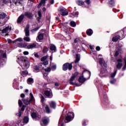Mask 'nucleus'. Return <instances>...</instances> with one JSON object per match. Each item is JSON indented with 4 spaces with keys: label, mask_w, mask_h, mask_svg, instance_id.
I'll use <instances>...</instances> for the list:
<instances>
[{
    "label": "nucleus",
    "mask_w": 126,
    "mask_h": 126,
    "mask_svg": "<svg viewBox=\"0 0 126 126\" xmlns=\"http://www.w3.org/2000/svg\"><path fill=\"white\" fill-rule=\"evenodd\" d=\"M36 43H32V44H30L27 46V49L29 50L30 49H34V48H36Z\"/></svg>",
    "instance_id": "obj_23"
},
{
    "label": "nucleus",
    "mask_w": 126,
    "mask_h": 126,
    "mask_svg": "<svg viewBox=\"0 0 126 126\" xmlns=\"http://www.w3.org/2000/svg\"><path fill=\"white\" fill-rule=\"evenodd\" d=\"M44 94L45 96H47V97H50V96H51V92H49L48 91H46L44 92Z\"/></svg>",
    "instance_id": "obj_33"
},
{
    "label": "nucleus",
    "mask_w": 126,
    "mask_h": 126,
    "mask_svg": "<svg viewBox=\"0 0 126 126\" xmlns=\"http://www.w3.org/2000/svg\"><path fill=\"white\" fill-rule=\"evenodd\" d=\"M9 19V16H8L4 12H0V23L1 26L4 25Z\"/></svg>",
    "instance_id": "obj_2"
},
{
    "label": "nucleus",
    "mask_w": 126,
    "mask_h": 126,
    "mask_svg": "<svg viewBox=\"0 0 126 126\" xmlns=\"http://www.w3.org/2000/svg\"><path fill=\"white\" fill-rule=\"evenodd\" d=\"M78 41H79V39H78V38H75L74 40V44H76V43H77Z\"/></svg>",
    "instance_id": "obj_59"
},
{
    "label": "nucleus",
    "mask_w": 126,
    "mask_h": 126,
    "mask_svg": "<svg viewBox=\"0 0 126 126\" xmlns=\"http://www.w3.org/2000/svg\"><path fill=\"white\" fill-rule=\"evenodd\" d=\"M71 120H72L71 116L67 115L65 117V123H69V122H71Z\"/></svg>",
    "instance_id": "obj_13"
},
{
    "label": "nucleus",
    "mask_w": 126,
    "mask_h": 126,
    "mask_svg": "<svg viewBox=\"0 0 126 126\" xmlns=\"http://www.w3.org/2000/svg\"><path fill=\"white\" fill-rule=\"evenodd\" d=\"M43 77L44 79H48V73H43Z\"/></svg>",
    "instance_id": "obj_45"
},
{
    "label": "nucleus",
    "mask_w": 126,
    "mask_h": 126,
    "mask_svg": "<svg viewBox=\"0 0 126 126\" xmlns=\"http://www.w3.org/2000/svg\"><path fill=\"white\" fill-rule=\"evenodd\" d=\"M73 16H74L75 17H78V12H73L71 13Z\"/></svg>",
    "instance_id": "obj_36"
},
{
    "label": "nucleus",
    "mask_w": 126,
    "mask_h": 126,
    "mask_svg": "<svg viewBox=\"0 0 126 126\" xmlns=\"http://www.w3.org/2000/svg\"><path fill=\"white\" fill-rule=\"evenodd\" d=\"M18 104H19V107H22V105H23V103L22 102V101H21V100L20 99H19L18 100Z\"/></svg>",
    "instance_id": "obj_46"
},
{
    "label": "nucleus",
    "mask_w": 126,
    "mask_h": 126,
    "mask_svg": "<svg viewBox=\"0 0 126 126\" xmlns=\"http://www.w3.org/2000/svg\"><path fill=\"white\" fill-rule=\"evenodd\" d=\"M49 49L50 51H52V52H53V53H55V52L57 51V47H56V45H51Z\"/></svg>",
    "instance_id": "obj_16"
},
{
    "label": "nucleus",
    "mask_w": 126,
    "mask_h": 126,
    "mask_svg": "<svg viewBox=\"0 0 126 126\" xmlns=\"http://www.w3.org/2000/svg\"><path fill=\"white\" fill-rule=\"evenodd\" d=\"M119 39L121 38L118 36V35H117L112 38V41L113 42H118V41H119Z\"/></svg>",
    "instance_id": "obj_27"
},
{
    "label": "nucleus",
    "mask_w": 126,
    "mask_h": 126,
    "mask_svg": "<svg viewBox=\"0 0 126 126\" xmlns=\"http://www.w3.org/2000/svg\"><path fill=\"white\" fill-rule=\"evenodd\" d=\"M34 57L35 58H37V59H38V58H40V56L38 55V53L34 54Z\"/></svg>",
    "instance_id": "obj_60"
},
{
    "label": "nucleus",
    "mask_w": 126,
    "mask_h": 126,
    "mask_svg": "<svg viewBox=\"0 0 126 126\" xmlns=\"http://www.w3.org/2000/svg\"><path fill=\"white\" fill-rule=\"evenodd\" d=\"M47 59H48V56H43L41 59V62H45Z\"/></svg>",
    "instance_id": "obj_42"
},
{
    "label": "nucleus",
    "mask_w": 126,
    "mask_h": 126,
    "mask_svg": "<svg viewBox=\"0 0 126 126\" xmlns=\"http://www.w3.org/2000/svg\"><path fill=\"white\" fill-rule=\"evenodd\" d=\"M48 51H49V47H47V46L45 47L42 50V52L44 54L47 53Z\"/></svg>",
    "instance_id": "obj_32"
},
{
    "label": "nucleus",
    "mask_w": 126,
    "mask_h": 126,
    "mask_svg": "<svg viewBox=\"0 0 126 126\" xmlns=\"http://www.w3.org/2000/svg\"><path fill=\"white\" fill-rule=\"evenodd\" d=\"M77 3L78 5H80V6H81V5H84V2L83 0H79L77 2Z\"/></svg>",
    "instance_id": "obj_30"
},
{
    "label": "nucleus",
    "mask_w": 126,
    "mask_h": 126,
    "mask_svg": "<svg viewBox=\"0 0 126 126\" xmlns=\"http://www.w3.org/2000/svg\"><path fill=\"white\" fill-rule=\"evenodd\" d=\"M44 70L46 72H50V71H51V68L47 67V68L44 69Z\"/></svg>",
    "instance_id": "obj_49"
},
{
    "label": "nucleus",
    "mask_w": 126,
    "mask_h": 126,
    "mask_svg": "<svg viewBox=\"0 0 126 126\" xmlns=\"http://www.w3.org/2000/svg\"><path fill=\"white\" fill-rule=\"evenodd\" d=\"M29 28H30V26L29 24L27 25L26 28L25 29V30L26 31H29Z\"/></svg>",
    "instance_id": "obj_53"
},
{
    "label": "nucleus",
    "mask_w": 126,
    "mask_h": 126,
    "mask_svg": "<svg viewBox=\"0 0 126 126\" xmlns=\"http://www.w3.org/2000/svg\"><path fill=\"white\" fill-rule=\"evenodd\" d=\"M51 4H54L55 3V1L54 0H49Z\"/></svg>",
    "instance_id": "obj_61"
},
{
    "label": "nucleus",
    "mask_w": 126,
    "mask_h": 126,
    "mask_svg": "<svg viewBox=\"0 0 126 126\" xmlns=\"http://www.w3.org/2000/svg\"><path fill=\"white\" fill-rule=\"evenodd\" d=\"M49 63V62L48 61H43V63H41V64H43V65H47Z\"/></svg>",
    "instance_id": "obj_47"
},
{
    "label": "nucleus",
    "mask_w": 126,
    "mask_h": 126,
    "mask_svg": "<svg viewBox=\"0 0 126 126\" xmlns=\"http://www.w3.org/2000/svg\"><path fill=\"white\" fill-rule=\"evenodd\" d=\"M35 119H36V120H40V119H41V116L39 115L36 114Z\"/></svg>",
    "instance_id": "obj_57"
},
{
    "label": "nucleus",
    "mask_w": 126,
    "mask_h": 126,
    "mask_svg": "<svg viewBox=\"0 0 126 126\" xmlns=\"http://www.w3.org/2000/svg\"><path fill=\"white\" fill-rule=\"evenodd\" d=\"M38 17L37 18V20L38 22V23H41V18H42V13L41 12V11H38Z\"/></svg>",
    "instance_id": "obj_15"
},
{
    "label": "nucleus",
    "mask_w": 126,
    "mask_h": 126,
    "mask_svg": "<svg viewBox=\"0 0 126 126\" xmlns=\"http://www.w3.org/2000/svg\"><path fill=\"white\" fill-rule=\"evenodd\" d=\"M46 1H47V0H41V1L38 4L37 7L38 8H40L42 6V5L43 4V6H46Z\"/></svg>",
    "instance_id": "obj_10"
},
{
    "label": "nucleus",
    "mask_w": 126,
    "mask_h": 126,
    "mask_svg": "<svg viewBox=\"0 0 126 126\" xmlns=\"http://www.w3.org/2000/svg\"><path fill=\"white\" fill-rule=\"evenodd\" d=\"M24 15V17H27L29 19H33V17L34 16L33 13L28 11L25 12Z\"/></svg>",
    "instance_id": "obj_6"
},
{
    "label": "nucleus",
    "mask_w": 126,
    "mask_h": 126,
    "mask_svg": "<svg viewBox=\"0 0 126 126\" xmlns=\"http://www.w3.org/2000/svg\"><path fill=\"white\" fill-rule=\"evenodd\" d=\"M9 29L11 30V28H10L9 26L6 27V28H4L1 32L2 34L7 33Z\"/></svg>",
    "instance_id": "obj_14"
},
{
    "label": "nucleus",
    "mask_w": 126,
    "mask_h": 126,
    "mask_svg": "<svg viewBox=\"0 0 126 126\" xmlns=\"http://www.w3.org/2000/svg\"><path fill=\"white\" fill-rule=\"evenodd\" d=\"M27 82L28 84H32L34 82V81H33V79H28Z\"/></svg>",
    "instance_id": "obj_44"
},
{
    "label": "nucleus",
    "mask_w": 126,
    "mask_h": 126,
    "mask_svg": "<svg viewBox=\"0 0 126 126\" xmlns=\"http://www.w3.org/2000/svg\"><path fill=\"white\" fill-rule=\"evenodd\" d=\"M29 122V118L28 117H25L24 118V123L27 124Z\"/></svg>",
    "instance_id": "obj_34"
},
{
    "label": "nucleus",
    "mask_w": 126,
    "mask_h": 126,
    "mask_svg": "<svg viewBox=\"0 0 126 126\" xmlns=\"http://www.w3.org/2000/svg\"><path fill=\"white\" fill-rule=\"evenodd\" d=\"M117 70H115L114 72L111 75V77L112 78H114V77L116 76V74H117Z\"/></svg>",
    "instance_id": "obj_43"
},
{
    "label": "nucleus",
    "mask_w": 126,
    "mask_h": 126,
    "mask_svg": "<svg viewBox=\"0 0 126 126\" xmlns=\"http://www.w3.org/2000/svg\"><path fill=\"white\" fill-rule=\"evenodd\" d=\"M123 66V60L121 59H117V64L116 65V68L117 69H121Z\"/></svg>",
    "instance_id": "obj_5"
},
{
    "label": "nucleus",
    "mask_w": 126,
    "mask_h": 126,
    "mask_svg": "<svg viewBox=\"0 0 126 126\" xmlns=\"http://www.w3.org/2000/svg\"><path fill=\"white\" fill-rule=\"evenodd\" d=\"M95 49L97 51H100L101 50V48L99 46H96Z\"/></svg>",
    "instance_id": "obj_63"
},
{
    "label": "nucleus",
    "mask_w": 126,
    "mask_h": 126,
    "mask_svg": "<svg viewBox=\"0 0 126 126\" xmlns=\"http://www.w3.org/2000/svg\"><path fill=\"white\" fill-rule=\"evenodd\" d=\"M21 110H19V112L16 114V115L18 116V117H21Z\"/></svg>",
    "instance_id": "obj_50"
},
{
    "label": "nucleus",
    "mask_w": 126,
    "mask_h": 126,
    "mask_svg": "<svg viewBox=\"0 0 126 126\" xmlns=\"http://www.w3.org/2000/svg\"><path fill=\"white\" fill-rule=\"evenodd\" d=\"M16 41H17V42H22V41H23V39H22V38L20 37L16 39Z\"/></svg>",
    "instance_id": "obj_52"
},
{
    "label": "nucleus",
    "mask_w": 126,
    "mask_h": 126,
    "mask_svg": "<svg viewBox=\"0 0 126 126\" xmlns=\"http://www.w3.org/2000/svg\"><path fill=\"white\" fill-rule=\"evenodd\" d=\"M79 61H80V54H76V59L75 61V63H79Z\"/></svg>",
    "instance_id": "obj_21"
},
{
    "label": "nucleus",
    "mask_w": 126,
    "mask_h": 126,
    "mask_svg": "<svg viewBox=\"0 0 126 126\" xmlns=\"http://www.w3.org/2000/svg\"><path fill=\"white\" fill-rule=\"evenodd\" d=\"M24 31L25 32V35L26 37H29V36H30V32L29 31L24 30Z\"/></svg>",
    "instance_id": "obj_40"
},
{
    "label": "nucleus",
    "mask_w": 126,
    "mask_h": 126,
    "mask_svg": "<svg viewBox=\"0 0 126 126\" xmlns=\"http://www.w3.org/2000/svg\"><path fill=\"white\" fill-rule=\"evenodd\" d=\"M28 43H24V44L20 43L18 44V47H20V48H25V47H27Z\"/></svg>",
    "instance_id": "obj_20"
},
{
    "label": "nucleus",
    "mask_w": 126,
    "mask_h": 126,
    "mask_svg": "<svg viewBox=\"0 0 126 126\" xmlns=\"http://www.w3.org/2000/svg\"><path fill=\"white\" fill-rule=\"evenodd\" d=\"M17 62L18 63H19L20 62H21L22 64H21V66H22V67H23L24 66L25 69H28L29 66H30V62H29V61L27 60V58L26 57H19L18 58V61H17Z\"/></svg>",
    "instance_id": "obj_1"
},
{
    "label": "nucleus",
    "mask_w": 126,
    "mask_h": 126,
    "mask_svg": "<svg viewBox=\"0 0 126 126\" xmlns=\"http://www.w3.org/2000/svg\"><path fill=\"white\" fill-rule=\"evenodd\" d=\"M45 111L47 114H50L51 113V110H50V107L48 105L45 106Z\"/></svg>",
    "instance_id": "obj_29"
},
{
    "label": "nucleus",
    "mask_w": 126,
    "mask_h": 126,
    "mask_svg": "<svg viewBox=\"0 0 126 126\" xmlns=\"http://www.w3.org/2000/svg\"><path fill=\"white\" fill-rule=\"evenodd\" d=\"M34 72H40V67L38 65H35L33 67Z\"/></svg>",
    "instance_id": "obj_22"
},
{
    "label": "nucleus",
    "mask_w": 126,
    "mask_h": 126,
    "mask_svg": "<svg viewBox=\"0 0 126 126\" xmlns=\"http://www.w3.org/2000/svg\"><path fill=\"white\" fill-rule=\"evenodd\" d=\"M126 64H125L124 67L122 68V70H126Z\"/></svg>",
    "instance_id": "obj_64"
},
{
    "label": "nucleus",
    "mask_w": 126,
    "mask_h": 126,
    "mask_svg": "<svg viewBox=\"0 0 126 126\" xmlns=\"http://www.w3.org/2000/svg\"><path fill=\"white\" fill-rule=\"evenodd\" d=\"M86 34L88 36H92V34H93V30L91 29L87 30L86 31Z\"/></svg>",
    "instance_id": "obj_17"
},
{
    "label": "nucleus",
    "mask_w": 126,
    "mask_h": 126,
    "mask_svg": "<svg viewBox=\"0 0 126 126\" xmlns=\"http://www.w3.org/2000/svg\"><path fill=\"white\" fill-rule=\"evenodd\" d=\"M78 75H79V72H75L74 74H72V76L71 77L70 79H75Z\"/></svg>",
    "instance_id": "obj_19"
},
{
    "label": "nucleus",
    "mask_w": 126,
    "mask_h": 126,
    "mask_svg": "<svg viewBox=\"0 0 126 126\" xmlns=\"http://www.w3.org/2000/svg\"><path fill=\"white\" fill-rule=\"evenodd\" d=\"M37 41H41L42 40H44V33H39L38 34L37 38H36Z\"/></svg>",
    "instance_id": "obj_12"
},
{
    "label": "nucleus",
    "mask_w": 126,
    "mask_h": 126,
    "mask_svg": "<svg viewBox=\"0 0 126 126\" xmlns=\"http://www.w3.org/2000/svg\"><path fill=\"white\" fill-rule=\"evenodd\" d=\"M108 4H109L110 7H113V6H115V0H110L108 2Z\"/></svg>",
    "instance_id": "obj_24"
},
{
    "label": "nucleus",
    "mask_w": 126,
    "mask_h": 126,
    "mask_svg": "<svg viewBox=\"0 0 126 126\" xmlns=\"http://www.w3.org/2000/svg\"><path fill=\"white\" fill-rule=\"evenodd\" d=\"M23 54L25 56H28V55H29V52L28 51H25L23 52Z\"/></svg>",
    "instance_id": "obj_58"
},
{
    "label": "nucleus",
    "mask_w": 126,
    "mask_h": 126,
    "mask_svg": "<svg viewBox=\"0 0 126 126\" xmlns=\"http://www.w3.org/2000/svg\"><path fill=\"white\" fill-rule=\"evenodd\" d=\"M21 75L24 77V76H26V75H28V71L27 70L25 71H21Z\"/></svg>",
    "instance_id": "obj_25"
},
{
    "label": "nucleus",
    "mask_w": 126,
    "mask_h": 126,
    "mask_svg": "<svg viewBox=\"0 0 126 126\" xmlns=\"http://www.w3.org/2000/svg\"><path fill=\"white\" fill-rule=\"evenodd\" d=\"M51 69L52 71H55L56 69H57V65L56 64H53L51 65Z\"/></svg>",
    "instance_id": "obj_35"
},
{
    "label": "nucleus",
    "mask_w": 126,
    "mask_h": 126,
    "mask_svg": "<svg viewBox=\"0 0 126 126\" xmlns=\"http://www.w3.org/2000/svg\"><path fill=\"white\" fill-rule=\"evenodd\" d=\"M22 100L24 104H25V105H30V102L31 101L28 98L22 99Z\"/></svg>",
    "instance_id": "obj_18"
},
{
    "label": "nucleus",
    "mask_w": 126,
    "mask_h": 126,
    "mask_svg": "<svg viewBox=\"0 0 126 126\" xmlns=\"http://www.w3.org/2000/svg\"><path fill=\"white\" fill-rule=\"evenodd\" d=\"M85 2H86L88 5H89V4H90V0H86Z\"/></svg>",
    "instance_id": "obj_55"
},
{
    "label": "nucleus",
    "mask_w": 126,
    "mask_h": 126,
    "mask_svg": "<svg viewBox=\"0 0 126 126\" xmlns=\"http://www.w3.org/2000/svg\"><path fill=\"white\" fill-rule=\"evenodd\" d=\"M70 25L71 27H75L76 26V23L74 21H71L70 22Z\"/></svg>",
    "instance_id": "obj_31"
},
{
    "label": "nucleus",
    "mask_w": 126,
    "mask_h": 126,
    "mask_svg": "<svg viewBox=\"0 0 126 126\" xmlns=\"http://www.w3.org/2000/svg\"><path fill=\"white\" fill-rule=\"evenodd\" d=\"M50 106L51 108H52L53 109H55L56 106V102H55V101H51L50 103Z\"/></svg>",
    "instance_id": "obj_26"
},
{
    "label": "nucleus",
    "mask_w": 126,
    "mask_h": 126,
    "mask_svg": "<svg viewBox=\"0 0 126 126\" xmlns=\"http://www.w3.org/2000/svg\"><path fill=\"white\" fill-rule=\"evenodd\" d=\"M40 29V27H37L34 29H33L31 30L32 32H36V31H38Z\"/></svg>",
    "instance_id": "obj_38"
},
{
    "label": "nucleus",
    "mask_w": 126,
    "mask_h": 126,
    "mask_svg": "<svg viewBox=\"0 0 126 126\" xmlns=\"http://www.w3.org/2000/svg\"><path fill=\"white\" fill-rule=\"evenodd\" d=\"M86 80L85 79H70L69 83L71 85H76V86H80V85L78 84V82L80 83H84L85 82Z\"/></svg>",
    "instance_id": "obj_3"
},
{
    "label": "nucleus",
    "mask_w": 126,
    "mask_h": 126,
    "mask_svg": "<svg viewBox=\"0 0 126 126\" xmlns=\"http://www.w3.org/2000/svg\"><path fill=\"white\" fill-rule=\"evenodd\" d=\"M60 13L63 16H65L68 15V12L63 8L60 9Z\"/></svg>",
    "instance_id": "obj_9"
},
{
    "label": "nucleus",
    "mask_w": 126,
    "mask_h": 126,
    "mask_svg": "<svg viewBox=\"0 0 126 126\" xmlns=\"http://www.w3.org/2000/svg\"><path fill=\"white\" fill-rule=\"evenodd\" d=\"M119 52H120V49H119L115 52V53L114 54V57L115 58H117V57H118V56L120 55Z\"/></svg>",
    "instance_id": "obj_37"
},
{
    "label": "nucleus",
    "mask_w": 126,
    "mask_h": 126,
    "mask_svg": "<svg viewBox=\"0 0 126 126\" xmlns=\"http://www.w3.org/2000/svg\"><path fill=\"white\" fill-rule=\"evenodd\" d=\"M72 63L73 62L69 63H64L62 66L63 70V71H66L67 69L68 70H71L72 69Z\"/></svg>",
    "instance_id": "obj_4"
},
{
    "label": "nucleus",
    "mask_w": 126,
    "mask_h": 126,
    "mask_svg": "<svg viewBox=\"0 0 126 126\" xmlns=\"http://www.w3.org/2000/svg\"><path fill=\"white\" fill-rule=\"evenodd\" d=\"M43 124H41L42 126H46L48 125V120L47 119H44L42 121Z\"/></svg>",
    "instance_id": "obj_28"
},
{
    "label": "nucleus",
    "mask_w": 126,
    "mask_h": 126,
    "mask_svg": "<svg viewBox=\"0 0 126 126\" xmlns=\"http://www.w3.org/2000/svg\"><path fill=\"white\" fill-rule=\"evenodd\" d=\"M84 72H85V71H83L82 73V75L78 78V79H89V78H90V76L91 75V72L89 71V73H86V75L89 76V77L88 78L85 77H84V76H83V74L84 73Z\"/></svg>",
    "instance_id": "obj_7"
},
{
    "label": "nucleus",
    "mask_w": 126,
    "mask_h": 126,
    "mask_svg": "<svg viewBox=\"0 0 126 126\" xmlns=\"http://www.w3.org/2000/svg\"><path fill=\"white\" fill-rule=\"evenodd\" d=\"M31 116L32 119H36V117H37V114H36L35 112H33L32 113Z\"/></svg>",
    "instance_id": "obj_41"
},
{
    "label": "nucleus",
    "mask_w": 126,
    "mask_h": 126,
    "mask_svg": "<svg viewBox=\"0 0 126 126\" xmlns=\"http://www.w3.org/2000/svg\"><path fill=\"white\" fill-rule=\"evenodd\" d=\"M23 0H17L16 2H15V4L16 5L17 4V2H19V3H20L21 1H22Z\"/></svg>",
    "instance_id": "obj_56"
},
{
    "label": "nucleus",
    "mask_w": 126,
    "mask_h": 126,
    "mask_svg": "<svg viewBox=\"0 0 126 126\" xmlns=\"http://www.w3.org/2000/svg\"><path fill=\"white\" fill-rule=\"evenodd\" d=\"M25 108H26V106L23 105L22 107L21 108V110H20V111H22V112L24 111V110H25Z\"/></svg>",
    "instance_id": "obj_54"
},
{
    "label": "nucleus",
    "mask_w": 126,
    "mask_h": 126,
    "mask_svg": "<svg viewBox=\"0 0 126 126\" xmlns=\"http://www.w3.org/2000/svg\"><path fill=\"white\" fill-rule=\"evenodd\" d=\"M99 63L100 65L103 64V58H100L99 60Z\"/></svg>",
    "instance_id": "obj_48"
},
{
    "label": "nucleus",
    "mask_w": 126,
    "mask_h": 126,
    "mask_svg": "<svg viewBox=\"0 0 126 126\" xmlns=\"http://www.w3.org/2000/svg\"><path fill=\"white\" fill-rule=\"evenodd\" d=\"M24 14L21 15L18 18L17 23L18 24L21 23L22 22L23 20L24 19Z\"/></svg>",
    "instance_id": "obj_11"
},
{
    "label": "nucleus",
    "mask_w": 126,
    "mask_h": 126,
    "mask_svg": "<svg viewBox=\"0 0 126 126\" xmlns=\"http://www.w3.org/2000/svg\"><path fill=\"white\" fill-rule=\"evenodd\" d=\"M23 39L26 42H30V37L28 36L24 37Z\"/></svg>",
    "instance_id": "obj_39"
},
{
    "label": "nucleus",
    "mask_w": 126,
    "mask_h": 126,
    "mask_svg": "<svg viewBox=\"0 0 126 126\" xmlns=\"http://www.w3.org/2000/svg\"><path fill=\"white\" fill-rule=\"evenodd\" d=\"M3 59H6V53H3L2 55Z\"/></svg>",
    "instance_id": "obj_62"
},
{
    "label": "nucleus",
    "mask_w": 126,
    "mask_h": 126,
    "mask_svg": "<svg viewBox=\"0 0 126 126\" xmlns=\"http://www.w3.org/2000/svg\"><path fill=\"white\" fill-rule=\"evenodd\" d=\"M3 3H5V4L9 3V0H3Z\"/></svg>",
    "instance_id": "obj_51"
},
{
    "label": "nucleus",
    "mask_w": 126,
    "mask_h": 126,
    "mask_svg": "<svg viewBox=\"0 0 126 126\" xmlns=\"http://www.w3.org/2000/svg\"><path fill=\"white\" fill-rule=\"evenodd\" d=\"M126 33H125V32H124V30H121L120 31L118 32V36L120 37L121 40H123L125 37H126Z\"/></svg>",
    "instance_id": "obj_8"
}]
</instances>
